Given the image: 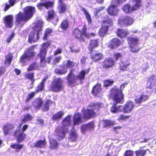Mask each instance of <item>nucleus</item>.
Wrapping results in <instances>:
<instances>
[{"mask_svg": "<svg viewBox=\"0 0 156 156\" xmlns=\"http://www.w3.org/2000/svg\"><path fill=\"white\" fill-rule=\"evenodd\" d=\"M127 83H124L120 85L119 88L114 86L110 90V95L112 97L114 102L110 108L111 111L113 113L118 112L116 105L118 103L122 104L124 101V95L122 91Z\"/></svg>", "mask_w": 156, "mask_h": 156, "instance_id": "obj_1", "label": "nucleus"}, {"mask_svg": "<svg viewBox=\"0 0 156 156\" xmlns=\"http://www.w3.org/2000/svg\"><path fill=\"white\" fill-rule=\"evenodd\" d=\"M35 12L34 7L27 6L23 8V12L20 11L15 17V23L16 26L22 27L24 24L29 20Z\"/></svg>", "mask_w": 156, "mask_h": 156, "instance_id": "obj_2", "label": "nucleus"}, {"mask_svg": "<svg viewBox=\"0 0 156 156\" xmlns=\"http://www.w3.org/2000/svg\"><path fill=\"white\" fill-rule=\"evenodd\" d=\"M73 69H70L66 77L67 85L71 87H74L78 84L76 80H79L81 84L83 83L85 75L89 72V70H82L80 72L77 76H76L73 73Z\"/></svg>", "mask_w": 156, "mask_h": 156, "instance_id": "obj_3", "label": "nucleus"}, {"mask_svg": "<svg viewBox=\"0 0 156 156\" xmlns=\"http://www.w3.org/2000/svg\"><path fill=\"white\" fill-rule=\"evenodd\" d=\"M51 44L50 41H48L42 44L40 48L39 52L37 54V57L40 59V62L42 66H44L46 63L50 64L52 58V56L50 55L46 59V55L47 53L48 48Z\"/></svg>", "mask_w": 156, "mask_h": 156, "instance_id": "obj_4", "label": "nucleus"}, {"mask_svg": "<svg viewBox=\"0 0 156 156\" xmlns=\"http://www.w3.org/2000/svg\"><path fill=\"white\" fill-rule=\"evenodd\" d=\"M71 116L68 115L66 117L62 120L63 126H59L56 128L55 132L56 139L58 140L61 141L64 138L65 135L68 131V128L65 126L70 125L71 124Z\"/></svg>", "mask_w": 156, "mask_h": 156, "instance_id": "obj_5", "label": "nucleus"}, {"mask_svg": "<svg viewBox=\"0 0 156 156\" xmlns=\"http://www.w3.org/2000/svg\"><path fill=\"white\" fill-rule=\"evenodd\" d=\"M102 22V25L100 28L98 34L100 36L103 37L107 34L109 28L113 24L112 20L107 16Z\"/></svg>", "mask_w": 156, "mask_h": 156, "instance_id": "obj_6", "label": "nucleus"}, {"mask_svg": "<svg viewBox=\"0 0 156 156\" xmlns=\"http://www.w3.org/2000/svg\"><path fill=\"white\" fill-rule=\"evenodd\" d=\"M63 83V80L61 78H55L51 82L49 90L54 92H59L64 88Z\"/></svg>", "mask_w": 156, "mask_h": 156, "instance_id": "obj_7", "label": "nucleus"}, {"mask_svg": "<svg viewBox=\"0 0 156 156\" xmlns=\"http://www.w3.org/2000/svg\"><path fill=\"white\" fill-rule=\"evenodd\" d=\"M43 26V23L42 22H39L37 23L36 27L38 29L37 30L36 34L33 31H31L30 33L27 40L28 43L32 44L38 41L39 39L40 32L41 31Z\"/></svg>", "mask_w": 156, "mask_h": 156, "instance_id": "obj_8", "label": "nucleus"}, {"mask_svg": "<svg viewBox=\"0 0 156 156\" xmlns=\"http://www.w3.org/2000/svg\"><path fill=\"white\" fill-rule=\"evenodd\" d=\"M141 0H132V7L128 4H125L122 7V10L125 12L129 13L138 10L141 5Z\"/></svg>", "mask_w": 156, "mask_h": 156, "instance_id": "obj_9", "label": "nucleus"}, {"mask_svg": "<svg viewBox=\"0 0 156 156\" xmlns=\"http://www.w3.org/2000/svg\"><path fill=\"white\" fill-rule=\"evenodd\" d=\"M87 30V27L86 24L83 25V28L81 30H80L78 28H75L73 31V36L80 42H85V40L83 36L85 37V32Z\"/></svg>", "mask_w": 156, "mask_h": 156, "instance_id": "obj_10", "label": "nucleus"}, {"mask_svg": "<svg viewBox=\"0 0 156 156\" xmlns=\"http://www.w3.org/2000/svg\"><path fill=\"white\" fill-rule=\"evenodd\" d=\"M146 88L151 90V92H156V76L153 74L147 78Z\"/></svg>", "mask_w": 156, "mask_h": 156, "instance_id": "obj_11", "label": "nucleus"}, {"mask_svg": "<svg viewBox=\"0 0 156 156\" xmlns=\"http://www.w3.org/2000/svg\"><path fill=\"white\" fill-rule=\"evenodd\" d=\"M101 70H105L112 68L115 65V61L111 58H105L102 62Z\"/></svg>", "mask_w": 156, "mask_h": 156, "instance_id": "obj_12", "label": "nucleus"}, {"mask_svg": "<svg viewBox=\"0 0 156 156\" xmlns=\"http://www.w3.org/2000/svg\"><path fill=\"white\" fill-rule=\"evenodd\" d=\"M133 20L129 16H126L124 18L119 19L118 24L121 27H126L132 25L133 23Z\"/></svg>", "mask_w": 156, "mask_h": 156, "instance_id": "obj_13", "label": "nucleus"}, {"mask_svg": "<svg viewBox=\"0 0 156 156\" xmlns=\"http://www.w3.org/2000/svg\"><path fill=\"white\" fill-rule=\"evenodd\" d=\"M122 44V42L119 39L115 37L109 41L107 47L111 50H113L119 47Z\"/></svg>", "mask_w": 156, "mask_h": 156, "instance_id": "obj_14", "label": "nucleus"}, {"mask_svg": "<svg viewBox=\"0 0 156 156\" xmlns=\"http://www.w3.org/2000/svg\"><path fill=\"white\" fill-rule=\"evenodd\" d=\"M83 118L85 120H88L92 118H94L96 115V113L93 109L87 108L82 111Z\"/></svg>", "mask_w": 156, "mask_h": 156, "instance_id": "obj_15", "label": "nucleus"}, {"mask_svg": "<svg viewBox=\"0 0 156 156\" xmlns=\"http://www.w3.org/2000/svg\"><path fill=\"white\" fill-rule=\"evenodd\" d=\"M90 54V57L93 61L97 62L101 60L103 58V56L102 53L99 51L96 50L92 51V52L89 51Z\"/></svg>", "mask_w": 156, "mask_h": 156, "instance_id": "obj_16", "label": "nucleus"}, {"mask_svg": "<svg viewBox=\"0 0 156 156\" xmlns=\"http://www.w3.org/2000/svg\"><path fill=\"white\" fill-rule=\"evenodd\" d=\"M54 5V2L50 1H46L44 2H39L37 4L36 6L39 10H41L44 7L47 9L53 8Z\"/></svg>", "mask_w": 156, "mask_h": 156, "instance_id": "obj_17", "label": "nucleus"}, {"mask_svg": "<svg viewBox=\"0 0 156 156\" xmlns=\"http://www.w3.org/2000/svg\"><path fill=\"white\" fill-rule=\"evenodd\" d=\"M14 128V124L7 122L2 127V131L4 135L6 136L10 134Z\"/></svg>", "mask_w": 156, "mask_h": 156, "instance_id": "obj_18", "label": "nucleus"}, {"mask_svg": "<svg viewBox=\"0 0 156 156\" xmlns=\"http://www.w3.org/2000/svg\"><path fill=\"white\" fill-rule=\"evenodd\" d=\"M3 21L6 28H11L13 26V17L11 15L5 16L3 19Z\"/></svg>", "mask_w": 156, "mask_h": 156, "instance_id": "obj_19", "label": "nucleus"}, {"mask_svg": "<svg viewBox=\"0 0 156 156\" xmlns=\"http://www.w3.org/2000/svg\"><path fill=\"white\" fill-rule=\"evenodd\" d=\"M134 107L133 101H128L124 105L122 108V112L124 113H129L131 112Z\"/></svg>", "mask_w": 156, "mask_h": 156, "instance_id": "obj_20", "label": "nucleus"}, {"mask_svg": "<svg viewBox=\"0 0 156 156\" xmlns=\"http://www.w3.org/2000/svg\"><path fill=\"white\" fill-rule=\"evenodd\" d=\"M37 44L33 45L29 47L24 52L27 55V56L30 60L35 55L36 53L34 51H33L34 48L37 47Z\"/></svg>", "mask_w": 156, "mask_h": 156, "instance_id": "obj_21", "label": "nucleus"}, {"mask_svg": "<svg viewBox=\"0 0 156 156\" xmlns=\"http://www.w3.org/2000/svg\"><path fill=\"white\" fill-rule=\"evenodd\" d=\"M14 136H16L18 143L22 142L25 138L26 134L20 129H18L14 132Z\"/></svg>", "mask_w": 156, "mask_h": 156, "instance_id": "obj_22", "label": "nucleus"}, {"mask_svg": "<svg viewBox=\"0 0 156 156\" xmlns=\"http://www.w3.org/2000/svg\"><path fill=\"white\" fill-rule=\"evenodd\" d=\"M108 7L107 9V12L109 15L114 16L117 15L119 12V10L117 9L116 6L117 5H113Z\"/></svg>", "mask_w": 156, "mask_h": 156, "instance_id": "obj_23", "label": "nucleus"}, {"mask_svg": "<svg viewBox=\"0 0 156 156\" xmlns=\"http://www.w3.org/2000/svg\"><path fill=\"white\" fill-rule=\"evenodd\" d=\"M102 90L101 83H98L93 87L91 93L93 96H96L100 93Z\"/></svg>", "mask_w": 156, "mask_h": 156, "instance_id": "obj_24", "label": "nucleus"}, {"mask_svg": "<svg viewBox=\"0 0 156 156\" xmlns=\"http://www.w3.org/2000/svg\"><path fill=\"white\" fill-rule=\"evenodd\" d=\"M73 124L74 125H79L83 122L81 114L79 112H76L73 118Z\"/></svg>", "mask_w": 156, "mask_h": 156, "instance_id": "obj_25", "label": "nucleus"}, {"mask_svg": "<svg viewBox=\"0 0 156 156\" xmlns=\"http://www.w3.org/2000/svg\"><path fill=\"white\" fill-rule=\"evenodd\" d=\"M119 68L122 71H125L127 70V67L130 65V62L128 60L120 61L119 62Z\"/></svg>", "mask_w": 156, "mask_h": 156, "instance_id": "obj_26", "label": "nucleus"}, {"mask_svg": "<svg viewBox=\"0 0 156 156\" xmlns=\"http://www.w3.org/2000/svg\"><path fill=\"white\" fill-rule=\"evenodd\" d=\"M99 41L98 39L91 40L88 46V49L89 51L92 52L93 50L99 46Z\"/></svg>", "mask_w": 156, "mask_h": 156, "instance_id": "obj_27", "label": "nucleus"}, {"mask_svg": "<svg viewBox=\"0 0 156 156\" xmlns=\"http://www.w3.org/2000/svg\"><path fill=\"white\" fill-rule=\"evenodd\" d=\"M58 9L59 10V13H64L66 12L67 7L66 4L62 0H59L58 1Z\"/></svg>", "mask_w": 156, "mask_h": 156, "instance_id": "obj_28", "label": "nucleus"}, {"mask_svg": "<svg viewBox=\"0 0 156 156\" xmlns=\"http://www.w3.org/2000/svg\"><path fill=\"white\" fill-rule=\"evenodd\" d=\"M149 98V96L148 95L142 94L140 95L139 98L135 99L134 101L136 104L140 105L142 102L146 101Z\"/></svg>", "mask_w": 156, "mask_h": 156, "instance_id": "obj_29", "label": "nucleus"}, {"mask_svg": "<svg viewBox=\"0 0 156 156\" xmlns=\"http://www.w3.org/2000/svg\"><path fill=\"white\" fill-rule=\"evenodd\" d=\"M33 145L34 147L45 148L47 145V142L45 139L39 140L35 142Z\"/></svg>", "mask_w": 156, "mask_h": 156, "instance_id": "obj_30", "label": "nucleus"}, {"mask_svg": "<svg viewBox=\"0 0 156 156\" xmlns=\"http://www.w3.org/2000/svg\"><path fill=\"white\" fill-rule=\"evenodd\" d=\"M60 69L56 68L54 70V73L56 74L59 75H64L67 72V69L65 65H60L59 66Z\"/></svg>", "mask_w": 156, "mask_h": 156, "instance_id": "obj_31", "label": "nucleus"}, {"mask_svg": "<svg viewBox=\"0 0 156 156\" xmlns=\"http://www.w3.org/2000/svg\"><path fill=\"white\" fill-rule=\"evenodd\" d=\"M24 147V144L18 143L12 144L10 145V147L15 150L16 152H19Z\"/></svg>", "mask_w": 156, "mask_h": 156, "instance_id": "obj_32", "label": "nucleus"}, {"mask_svg": "<svg viewBox=\"0 0 156 156\" xmlns=\"http://www.w3.org/2000/svg\"><path fill=\"white\" fill-rule=\"evenodd\" d=\"M53 103V101L51 100L50 99H47L45 103L43 104L41 108L43 112L48 111L49 109L50 106Z\"/></svg>", "mask_w": 156, "mask_h": 156, "instance_id": "obj_33", "label": "nucleus"}, {"mask_svg": "<svg viewBox=\"0 0 156 156\" xmlns=\"http://www.w3.org/2000/svg\"><path fill=\"white\" fill-rule=\"evenodd\" d=\"M127 41L129 45H137L139 38L137 37H128L127 38Z\"/></svg>", "mask_w": 156, "mask_h": 156, "instance_id": "obj_34", "label": "nucleus"}, {"mask_svg": "<svg viewBox=\"0 0 156 156\" xmlns=\"http://www.w3.org/2000/svg\"><path fill=\"white\" fill-rule=\"evenodd\" d=\"M117 36L120 38H122L126 36L129 34L128 31L125 30L118 28L116 32Z\"/></svg>", "mask_w": 156, "mask_h": 156, "instance_id": "obj_35", "label": "nucleus"}, {"mask_svg": "<svg viewBox=\"0 0 156 156\" xmlns=\"http://www.w3.org/2000/svg\"><path fill=\"white\" fill-rule=\"evenodd\" d=\"M47 13L48 15L46 17V19L48 21L53 20L56 16V13L53 9L48 10Z\"/></svg>", "mask_w": 156, "mask_h": 156, "instance_id": "obj_36", "label": "nucleus"}, {"mask_svg": "<svg viewBox=\"0 0 156 156\" xmlns=\"http://www.w3.org/2000/svg\"><path fill=\"white\" fill-rule=\"evenodd\" d=\"M64 112L62 111H59L52 115V119L54 121L59 120L62 119V117L64 115Z\"/></svg>", "mask_w": 156, "mask_h": 156, "instance_id": "obj_37", "label": "nucleus"}, {"mask_svg": "<svg viewBox=\"0 0 156 156\" xmlns=\"http://www.w3.org/2000/svg\"><path fill=\"white\" fill-rule=\"evenodd\" d=\"M43 104L42 100L38 98L35 99L33 102V104L36 109H38L41 107Z\"/></svg>", "mask_w": 156, "mask_h": 156, "instance_id": "obj_38", "label": "nucleus"}, {"mask_svg": "<svg viewBox=\"0 0 156 156\" xmlns=\"http://www.w3.org/2000/svg\"><path fill=\"white\" fill-rule=\"evenodd\" d=\"M69 22L67 19L63 20L60 25V28L63 30H66L69 27Z\"/></svg>", "mask_w": 156, "mask_h": 156, "instance_id": "obj_39", "label": "nucleus"}, {"mask_svg": "<svg viewBox=\"0 0 156 156\" xmlns=\"http://www.w3.org/2000/svg\"><path fill=\"white\" fill-rule=\"evenodd\" d=\"M26 79H29L31 81V85H33L35 80L34 79V73H28L25 76Z\"/></svg>", "mask_w": 156, "mask_h": 156, "instance_id": "obj_40", "label": "nucleus"}, {"mask_svg": "<svg viewBox=\"0 0 156 156\" xmlns=\"http://www.w3.org/2000/svg\"><path fill=\"white\" fill-rule=\"evenodd\" d=\"M103 105L101 102H97L96 103H94L90 105L89 107L91 109H93L94 111H98L99 110L100 108L102 107Z\"/></svg>", "mask_w": 156, "mask_h": 156, "instance_id": "obj_41", "label": "nucleus"}, {"mask_svg": "<svg viewBox=\"0 0 156 156\" xmlns=\"http://www.w3.org/2000/svg\"><path fill=\"white\" fill-rule=\"evenodd\" d=\"M103 128H110L111 126H113L115 124L114 121L107 119L103 120Z\"/></svg>", "mask_w": 156, "mask_h": 156, "instance_id": "obj_42", "label": "nucleus"}, {"mask_svg": "<svg viewBox=\"0 0 156 156\" xmlns=\"http://www.w3.org/2000/svg\"><path fill=\"white\" fill-rule=\"evenodd\" d=\"M49 143L50 144V149H58L59 143L57 142L56 140L54 139H50Z\"/></svg>", "mask_w": 156, "mask_h": 156, "instance_id": "obj_43", "label": "nucleus"}, {"mask_svg": "<svg viewBox=\"0 0 156 156\" xmlns=\"http://www.w3.org/2000/svg\"><path fill=\"white\" fill-rule=\"evenodd\" d=\"M33 118V116L29 113H27L23 116V118L21 119L22 123L20 124L21 126L23 123H26L27 121L31 120Z\"/></svg>", "mask_w": 156, "mask_h": 156, "instance_id": "obj_44", "label": "nucleus"}, {"mask_svg": "<svg viewBox=\"0 0 156 156\" xmlns=\"http://www.w3.org/2000/svg\"><path fill=\"white\" fill-rule=\"evenodd\" d=\"M77 134L75 130L71 131L69 135V139L71 142L76 141L77 139Z\"/></svg>", "mask_w": 156, "mask_h": 156, "instance_id": "obj_45", "label": "nucleus"}, {"mask_svg": "<svg viewBox=\"0 0 156 156\" xmlns=\"http://www.w3.org/2000/svg\"><path fill=\"white\" fill-rule=\"evenodd\" d=\"M27 60H29L26 54L24 52L20 58L19 62L20 63L22 64L24 66L27 64L26 63Z\"/></svg>", "mask_w": 156, "mask_h": 156, "instance_id": "obj_46", "label": "nucleus"}, {"mask_svg": "<svg viewBox=\"0 0 156 156\" xmlns=\"http://www.w3.org/2000/svg\"><path fill=\"white\" fill-rule=\"evenodd\" d=\"M82 10L83 12L85 17L87 20L88 23L89 24H91L92 23V20L90 15L89 12L84 8H82Z\"/></svg>", "mask_w": 156, "mask_h": 156, "instance_id": "obj_47", "label": "nucleus"}, {"mask_svg": "<svg viewBox=\"0 0 156 156\" xmlns=\"http://www.w3.org/2000/svg\"><path fill=\"white\" fill-rule=\"evenodd\" d=\"M52 31V30L51 29L48 28L46 29L44 32V35L42 37L43 40L44 41L47 40Z\"/></svg>", "mask_w": 156, "mask_h": 156, "instance_id": "obj_48", "label": "nucleus"}, {"mask_svg": "<svg viewBox=\"0 0 156 156\" xmlns=\"http://www.w3.org/2000/svg\"><path fill=\"white\" fill-rule=\"evenodd\" d=\"M13 58L12 55L11 53H9L5 57V64L9 65L10 64Z\"/></svg>", "mask_w": 156, "mask_h": 156, "instance_id": "obj_49", "label": "nucleus"}, {"mask_svg": "<svg viewBox=\"0 0 156 156\" xmlns=\"http://www.w3.org/2000/svg\"><path fill=\"white\" fill-rule=\"evenodd\" d=\"M103 82L104 83L103 86L105 87L111 86L114 82L112 80H104Z\"/></svg>", "mask_w": 156, "mask_h": 156, "instance_id": "obj_50", "label": "nucleus"}, {"mask_svg": "<svg viewBox=\"0 0 156 156\" xmlns=\"http://www.w3.org/2000/svg\"><path fill=\"white\" fill-rule=\"evenodd\" d=\"M136 156H144L146 151L144 149H139L135 151Z\"/></svg>", "mask_w": 156, "mask_h": 156, "instance_id": "obj_51", "label": "nucleus"}, {"mask_svg": "<svg viewBox=\"0 0 156 156\" xmlns=\"http://www.w3.org/2000/svg\"><path fill=\"white\" fill-rule=\"evenodd\" d=\"M113 60L114 61H115V62L117 61L122 58V55L120 52H117L114 53L113 54Z\"/></svg>", "mask_w": 156, "mask_h": 156, "instance_id": "obj_52", "label": "nucleus"}, {"mask_svg": "<svg viewBox=\"0 0 156 156\" xmlns=\"http://www.w3.org/2000/svg\"><path fill=\"white\" fill-rule=\"evenodd\" d=\"M37 64L36 62H33L30 64L27 68V71L29 72L35 69L37 67Z\"/></svg>", "mask_w": 156, "mask_h": 156, "instance_id": "obj_53", "label": "nucleus"}, {"mask_svg": "<svg viewBox=\"0 0 156 156\" xmlns=\"http://www.w3.org/2000/svg\"><path fill=\"white\" fill-rule=\"evenodd\" d=\"M129 47L130 48V50L131 52L133 53H136L140 50V48H139L137 45H129Z\"/></svg>", "mask_w": 156, "mask_h": 156, "instance_id": "obj_54", "label": "nucleus"}, {"mask_svg": "<svg viewBox=\"0 0 156 156\" xmlns=\"http://www.w3.org/2000/svg\"><path fill=\"white\" fill-rule=\"evenodd\" d=\"M75 64V63L74 62L69 59L67 61L66 64L65 65L67 68L68 69L73 67Z\"/></svg>", "mask_w": 156, "mask_h": 156, "instance_id": "obj_55", "label": "nucleus"}, {"mask_svg": "<svg viewBox=\"0 0 156 156\" xmlns=\"http://www.w3.org/2000/svg\"><path fill=\"white\" fill-rule=\"evenodd\" d=\"M44 85L41 83L38 85L37 87V88L35 90L36 94L44 90Z\"/></svg>", "mask_w": 156, "mask_h": 156, "instance_id": "obj_56", "label": "nucleus"}, {"mask_svg": "<svg viewBox=\"0 0 156 156\" xmlns=\"http://www.w3.org/2000/svg\"><path fill=\"white\" fill-rule=\"evenodd\" d=\"M36 94L35 91L31 92L29 93L27 95V97L25 100V101L27 102L29 101V100L31 98H33L34 97Z\"/></svg>", "mask_w": 156, "mask_h": 156, "instance_id": "obj_57", "label": "nucleus"}, {"mask_svg": "<svg viewBox=\"0 0 156 156\" xmlns=\"http://www.w3.org/2000/svg\"><path fill=\"white\" fill-rule=\"evenodd\" d=\"M130 117V115H125L123 114H121L118 118V120L119 121H124L129 119Z\"/></svg>", "mask_w": 156, "mask_h": 156, "instance_id": "obj_58", "label": "nucleus"}, {"mask_svg": "<svg viewBox=\"0 0 156 156\" xmlns=\"http://www.w3.org/2000/svg\"><path fill=\"white\" fill-rule=\"evenodd\" d=\"M88 130H91L94 128V124L93 122H89L86 124Z\"/></svg>", "mask_w": 156, "mask_h": 156, "instance_id": "obj_59", "label": "nucleus"}, {"mask_svg": "<svg viewBox=\"0 0 156 156\" xmlns=\"http://www.w3.org/2000/svg\"><path fill=\"white\" fill-rule=\"evenodd\" d=\"M126 0H112V3L113 5H118L122 3Z\"/></svg>", "mask_w": 156, "mask_h": 156, "instance_id": "obj_60", "label": "nucleus"}, {"mask_svg": "<svg viewBox=\"0 0 156 156\" xmlns=\"http://www.w3.org/2000/svg\"><path fill=\"white\" fill-rule=\"evenodd\" d=\"M123 156H134L133 152L130 150H127L125 152Z\"/></svg>", "mask_w": 156, "mask_h": 156, "instance_id": "obj_61", "label": "nucleus"}, {"mask_svg": "<svg viewBox=\"0 0 156 156\" xmlns=\"http://www.w3.org/2000/svg\"><path fill=\"white\" fill-rule=\"evenodd\" d=\"M96 35V34L94 33H87V30L85 32V37L87 38H89L91 37H94Z\"/></svg>", "mask_w": 156, "mask_h": 156, "instance_id": "obj_62", "label": "nucleus"}, {"mask_svg": "<svg viewBox=\"0 0 156 156\" xmlns=\"http://www.w3.org/2000/svg\"><path fill=\"white\" fill-rule=\"evenodd\" d=\"M81 131L83 133H85L87 130H88L86 124L82 125L81 126Z\"/></svg>", "mask_w": 156, "mask_h": 156, "instance_id": "obj_63", "label": "nucleus"}, {"mask_svg": "<svg viewBox=\"0 0 156 156\" xmlns=\"http://www.w3.org/2000/svg\"><path fill=\"white\" fill-rule=\"evenodd\" d=\"M62 59L61 56H58L54 58L53 62V63L55 64L57 63H59L60 61V60Z\"/></svg>", "mask_w": 156, "mask_h": 156, "instance_id": "obj_64", "label": "nucleus"}]
</instances>
